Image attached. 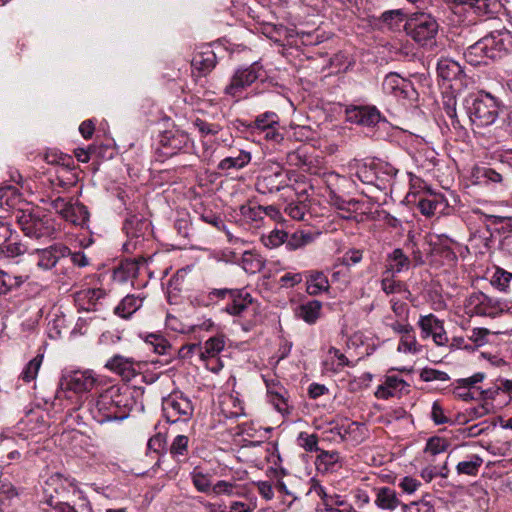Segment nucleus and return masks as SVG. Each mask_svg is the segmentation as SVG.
I'll return each mask as SVG.
<instances>
[{
    "instance_id": "nucleus-40",
    "label": "nucleus",
    "mask_w": 512,
    "mask_h": 512,
    "mask_svg": "<svg viewBox=\"0 0 512 512\" xmlns=\"http://www.w3.org/2000/svg\"><path fill=\"white\" fill-rule=\"evenodd\" d=\"M281 390L283 389L275 384H267L268 396L275 409L282 414L289 413V405L287 399Z\"/></svg>"
},
{
    "instance_id": "nucleus-62",
    "label": "nucleus",
    "mask_w": 512,
    "mask_h": 512,
    "mask_svg": "<svg viewBox=\"0 0 512 512\" xmlns=\"http://www.w3.org/2000/svg\"><path fill=\"white\" fill-rule=\"evenodd\" d=\"M489 330L486 328H474L469 336V340L474 343L475 347L483 346L487 343Z\"/></svg>"
},
{
    "instance_id": "nucleus-27",
    "label": "nucleus",
    "mask_w": 512,
    "mask_h": 512,
    "mask_svg": "<svg viewBox=\"0 0 512 512\" xmlns=\"http://www.w3.org/2000/svg\"><path fill=\"white\" fill-rule=\"evenodd\" d=\"M437 74L445 81H452L459 79L463 70L458 62L449 58H442L437 63Z\"/></svg>"
},
{
    "instance_id": "nucleus-21",
    "label": "nucleus",
    "mask_w": 512,
    "mask_h": 512,
    "mask_svg": "<svg viewBox=\"0 0 512 512\" xmlns=\"http://www.w3.org/2000/svg\"><path fill=\"white\" fill-rule=\"evenodd\" d=\"M26 246L21 242L19 234L9 228L7 235L4 236V241L0 243V256L6 258H14L26 252Z\"/></svg>"
},
{
    "instance_id": "nucleus-11",
    "label": "nucleus",
    "mask_w": 512,
    "mask_h": 512,
    "mask_svg": "<svg viewBox=\"0 0 512 512\" xmlns=\"http://www.w3.org/2000/svg\"><path fill=\"white\" fill-rule=\"evenodd\" d=\"M59 385L64 392L71 391L76 394H82L97 388L99 381L89 370L73 371L62 376Z\"/></svg>"
},
{
    "instance_id": "nucleus-23",
    "label": "nucleus",
    "mask_w": 512,
    "mask_h": 512,
    "mask_svg": "<svg viewBox=\"0 0 512 512\" xmlns=\"http://www.w3.org/2000/svg\"><path fill=\"white\" fill-rule=\"evenodd\" d=\"M408 384L397 376H387L384 384L380 385L375 392L379 399H388L407 390Z\"/></svg>"
},
{
    "instance_id": "nucleus-48",
    "label": "nucleus",
    "mask_w": 512,
    "mask_h": 512,
    "mask_svg": "<svg viewBox=\"0 0 512 512\" xmlns=\"http://www.w3.org/2000/svg\"><path fill=\"white\" fill-rule=\"evenodd\" d=\"M512 280V273L506 271L503 268L496 267L493 276L491 277L490 283L493 287L499 291L507 292L510 282Z\"/></svg>"
},
{
    "instance_id": "nucleus-31",
    "label": "nucleus",
    "mask_w": 512,
    "mask_h": 512,
    "mask_svg": "<svg viewBox=\"0 0 512 512\" xmlns=\"http://www.w3.org/2000/svg\"><path fill=\"white\" fill-rule=\"evenodd\" d=\"M409 86V83H407L403 78L394 73L387 75L382 83L383 90L386 93L393 94L397 97L402 95L403 97H406V88Z\"/></svg>"
},
{
    "instance_id": "nucleus-29",
    "label": "nucleus",
    "mask_w": 512,
    "mask_h": 512,
    "mask_svg": "<svg viewBox=\"0 0 512 512\" xmlns=\"http://www.w3.org/2000/svg\"><path fill=\"white\" fill-rule=\"evenodd\" d=\"M296 194L298 202L289 203L285 207V213L294 220H303L308 210V205L305 203L308 198L307 190L305 188L300 191L296 190Z\"/></svg>"
},
{
    "instance_id": "nucleus-57",
    "label": "nucleus",
    "mask_w": 512,
    "mask_h": 512,
    "mask_svg": "<svg viewBox=\"0 0 512 512\" xmlns=\"http://www.w3.org/2000/svg\"><path fill=\"white\" fill-rule=\"evenodd\" d=\"M421 380L425 382L441 381L446 382L450 379L448 374L444 371H440L434 368H423L420 372Z\"/></svg>"
},
{
    "instance_id": "nucleus-26",
    "label": "nucleus",
    "mask_w": 512,
    "mask_h": 512,
    "mask_svg": "<svg viewBox=\"0 0 512 512\" xmlns=\"http://www.w3.org/2000/svg\"><path fill=\"white\" fill-rule=\"evenodd\" d=\"M135 363L136 361L131 357L114 355L111 359L107 361L105 367L123 377L128 378L135 372V369L133 367Z\"/></svg>"
},
{
    "instance_id": "nucleus-25",
    "label": "nucleus",
    "mask_w": 512,
    "mask_h": 512,
    "mask_svg": "<svg viewBox=\"0 0 512 512\" xmlns=\"http://www.w3.org/2000/svg\"><path fill=\"white\" fill-rule=\"evenodd\" d=\"M457 5L467 6L477 16L491 17L499 3L496 0H455Z\"/></svg>"
},
{
    "instance_id": "nucleus-47",
    "label": "nucleus",
    "mask_w": 512,
    "mask_h": 512,
    "mask_svg": "<svg viewBox=\"0 0 512 512\" xmlns=\"http://www.w3.org/2000/svg\"><path fill=\"white\" fill-rule=\"evenodd\" d=\"M272 126H279V116L275 112L271 111L258 115L253 123L249 125L250 128H255L261 131L267 128H272Z\"/></svg>"
},
{
    "instance_id": "nucleus-15",
    "label": "nucleus",
    "mask_w": 512,
    "mask_h": 512,
    "mask_svg": "<svg viewBox=\"0 0 512 512\" xmlns=\"http://www.w3.org/2000/svg\"><path fill=\"white\" fill-rule=\"evenodd\" d=\"M375 504L378 508L389 511H394L397 507L401 506L402 510L406 512L419 504L426 506L427 511H430L432 508L424 501L412 502L409 505L404 504L398 498L396 491L390 487H380L376 489Z\"/></svg>"
},
{
    "instance_id": "nucleus-55",
    "label": "nucleus",
    "mask_w": 512,
    "mask_h": 512,
    "mask_svg": "<svg viewBox=\"0 0 512 512\" xmlns=\"http://www.w3.org/2000/svg\"><path fill=\"white\" fill-rule=\"evenodd\" d=\"M288 233L283 230H273L263 239V243L268 248H276L283 243H287Z\"/></svg>"
},
{
    "instance_id": "nucleus-24",
    "label": "nucleus",
    "mask_w": 512,
    "mask_h": 512,
    "mask_svg": "<svg viewBox=\"0 0 512 512\" xmlns=\"http://www.w3.org/2000/svg\"><path fill=\"white\" fill-rule=\"evenodd\" d=\"M145 260L142 257L139 258H127L121 260L118 267L115 269V277L120 281H127L129 278H136L139 273L141 264H144Z\"/></svg>"
},
{
    "instance_id": "nucleus-10",
    "label": "nucleus",
    "mask_w": 512,
    "mask_h": 512,
    "mask_svg": "<svg viewBox=\"0 0 512 512\" xmlns=\"http://www.w3.org/2000/svg\"><path fill=\"white\" fill-rule=\"evenodd\" d=\"M123 229L128 238L123 245V249L127 253H132L149 234L150 222L143 216L133 214L125 219Z\"/></svg>"
},
{
    "instance_id": "nucleus-22",
    "label": "nucleus",
    "mask_w": 512,
    "mask_h": 512,
    "mask_svg": "<svg viewBox=\"0 0 512 512\" xmlns=\"http://www.w3.org/2000/svg\"><path fill=\"white\" fill-rule=\"evenodd\" d=\"M216 54L209 45L200 47L194 53V68L201 76L209 74L216 66Z\"/></svg>"
},
{
    "instance_id": "nucleus-19",
    "label": "nucleus",
    "mask_w": 512,
    "mask_h": 512,
    "mask_svg": "<svg viewBox=\"0 0 512 512\" xmlns=\"http://www.w3.org/2000/svg\"><path fill=\"white\" fill-rule=\"evenodd\" d=\"M38 254V266L49 270L53 268L60 259L69 256L70 249L62 243H55L44 249H36Z\"/></svg>"
},
{
    "instance_id": "nucleus-50",
    "label": "nucleus",
    "mask_w": 512,
    "mask_h": 512,
    "mask_svg": "<svg viewBox=\"0 0 512 512\" xmlns=\"http://www.w3.org/2000/svg\"><path fill=\"white\" fill-rule=\"evenodd\" d=\"M189 437L185 435H178L174 438L170 446V454L178 459L180 456H185L188 452Z\"/></svg>"
},
{
    "instance_id": "nucleus-42",
    "label": "nucleus",
    "mask_w": 512,
    "mask_h": 512,
    "mask_svg": "<svg viewBox=\"0 0 512 512\" xmlns=\"http://www.w3.org/2000/svg\"><path fill=\"white\" fill-rule=\"evenodd\" d=\"M224 340L222 337H210L204 345V350L200 352L202 360L212 359L216 360V356L223 350Z\"/></svg>"
},
{
    "instance_id": "nucleus-56",
    "label": "nucleus",
    "mask_w": 512,
    "mask_h": 512,
    "mask_svg": "<svg viewBox=\"0 0 512 512\" xmlns=\"http://www.w3.org/2000/svg\"><path fill=\"white\" fill-rule=\"evenodd\" d=\"M448 446V441L445 438L434 436L427 441L425 452L437 455L446 451Z\"/></svg>"
},
{
    "instance_id": "nucleus-6",
    "label": "nucleus",
    "mask_w": 512,
    "mask_h": 512,
    "mask_svg": "<svg viewBox=\"0 0 512 512\" xmlns=\"http://www.w3.org/2000/svg\"><path fill=\"white\" fill-rule=\"evenodd\" d=\"M406 34L421 46L431 45L439 31V24L434 16L425 12L410 14L404 24Z\"/></svg>"
},
{
    "instance_id": "nucleus-14",
    "label": "nucleus",
    "mask_w": 512,
    "mask_h": 512,
    "mask_svg": "<svg viewBox=\"0 0 512 512\" xmlns=\"http://www.w3.org/2000/svg\"><path fill=\"white\" fill-rule=\"evenodd\" d=\"M210 478L211 476L209 474H203L200 467H194V487H196L199 491L205 493H213L216 495L237 494V492L235 491L237 489V486L234 483L227 481H218L216 484L212 485Z\"/></svg>"
},
{
    "instance_id": "nucleus-30",
    "label": "nucleus",
    "mask_w": 512,
    "mask_h": 512,
    "mask_svg": "<svg viewBox=\"0 0 512 512\" xmlns=\"http://www.w3.org/2000/svg\"><path fill=\"white\" fill-rule=\"evenodd\" d=\"M322 303L318 300H310L299 305L297 316L308 324H314L320 317Z\"/></svg>"
},
{
    "instance_id": "nucleus-58",
    "label": "nucleus",
    "mask_w": 512,
    "mask_h": 512,
    "mask_svg": "<svg viewBox=\"0 0 512 512\" xmlns=\"http://www.w3.org/2000/svg\"><path fill=\"white\" fill-rule=\"evenodd\" d=\"M105 295V290L101 288L87 289L79 294V299L87 301V303L91 306H95L100 299L105 297Z\"/></svg>"
},
{
    "instance_id": "nucleus-36",
    "label": "nucleus",
    "mask_w": 512,
    "mask_h": 512,
    "mask_svg": "<svg viewBox=\"0 0 512 512\" xmlns=\"http://www.w3.org/2000/svg\"><path fill=\"white\" fill-rule=\"evenodd\" d=\"M141 305L142 299L135 297L134 295H127L115 307L114 313L121 318L128 319L141 307Z\"/></svg>"
},
{
    "instance_id": "nucleus-18",
    "label": "nucleus",
    "mask_w": 512,
    "mask_h": 512,
    "mask_svg": "<svg viewBox=\"0 0 512 512\" xmlns=\"http://www.w3.org/2000/svg\"><path fill=\"white\" fill-rule=\"evenodd\" d=\"M189 273L190 266L183 267L169 280L167 292L170 303H176L183 294H189L192 284Z\"/></svg>"
},
{
    "instance_id": "nucleus-39",
    "label": "nucleus",
    "mask_w": 512,
    "mask_h": 512,
    "mask_svg": "<svg viewBox=\"0 0 512 512\" xmlns=\"http://www.w3.org/2000/svg\"><path fill=\"white\" fill-rule=\"evenodd\" d=\"M242 267L247 273L256 274L265 267V260L258 253L246 251L242 256Z\"/></svg>"
},
{
    "instance_id": "nucleus-7",
    "label": "nucleus",
    "mask_w": 512,
    "mask_h": 512,
    "mask_svg": "<svg viewBox=\"0 0 512 512\" xmlns=\"http://www.w3.org/2000/svg\"><path fill=\"white\" fill-rule=\"evenodd\" d=\"M16 220L23 233L30 238H49L55 232L52 219L40 210H18Z\"/></svg>"
},
{
    "instance_id": "nucleus-12",
    "label": "nucleus",
    "mask_w": 512,
    "mask_h": 512,
    "mask_svg": "<svg viewBox=\"0 0 512 512\" xmlns=\"http://www.w3.org/2000/svg\"><path fill=\"white\" fill-rule=\"evenodd\" d=\"M163 412L168 422H188L192 415V403L185 397H170L163 403Z\"/></svg>"
},
{
    "instance_id": "nucleus-45",
    "label": "nucleus",
    "mask_w": 512,
    "mask_h": 512,
    "mask_svg": "<svg viewBox=\"0 0 512 512\" xmlns=\"http://www.w3.org/2000/svg\"><path fill=\"white\" fill-rule=\"evenodd\" d=\"M406 16L403 9L387 10L380 16V20L390 29H397L402 22H406Z\"/></svg>"
},
{
    "instance_id": "nucleus-32",
    "label": "nucleus",
    "mask_w": 512,
    "mask_h": 512,
    "mask_svg": "<svg viewBox=\"0 0 512 512\" xmlns=\"http://www.w3.org/2000/svg\"><path fill=\"white\" fill-rule=\"evenodd\" d=\"M251 161V154L245 150H238L236 155L228 156L222 159L218 164V169L229 170V169H242L248 165Z\"/></svg>"
},
{
    "instance_id": "nucleus-34",
    "label": "nucleus",
    "mask_w": 512,
    "mask_h": 512,
    "mask_svg": "<svg viewBox=\"0 0 512 512\" xmlns=\"http://www.w3.org/2000/svg\"><path fill=\"white\" fill-rule=\"evenodd\" d=\"M373 169L376 173L377 182L381 184V189H385L386 184L392 182L398 173V170L392 164L385 161L373 163Z\"/></svg>"
},
{
    "instance_id": "nucleus-54",
    "label": "nucleus",
    "mask_w": 512,
    "mask_h": 512,
    "mask_svg": "<svg viewBox=\"0 0 512 512\" xmlns=\"http://www.w3.org/2000/svg\"><path fill=\"white\" fill-rule=\"evenodd\" d=\"M356 176L363 183L381 187V184L377 182L376 173L375 170L373 169V164H371L370 166L364 165L359 167V169L356 172Z\"/></svg>"
},
{
    "instance_id": "nucleus-28",
    "label": "nucleus",
    "mask_w": 512,
    "mask_h": 512,
    "mask_svg": "<svg viewBox=\"0 0 512 512\" xmlns=\"http://www.w3.org/2000/svg\"><path fill=\"white\" fill-rule=\"evenodd\" d=\"M89 211L87 207L80 202H71L63 219L78 226H84L89 220Z\"/></svg>"
},
{
    "instance_id": "nucleus-35",
    "label": "nucleus",
    "mask_w": 512,
    "mask_h": 512,
    "mask_svg": "<svg viewBox=\"0 0 512 512\" xmlns=\"http://www.w3.org/2000/svg\"><path fill=\"white\" fill-rule=\"evenodd\" d=\"M329 289L327 277L320 271H312L307 279L306 291L309 295H318Z\"/></svg>"
},
{
    "instance_id": "nucleus-63",
    "label": "nucleus",
    "mask_w": 512,
    "mask_h": 512,
    "mask_svg": "<svg viewBox=\"0 0 512 512\" xmlns=\"http://www.w3.org/2000/svg\"><path fill=\"white\" fill-rule=\"evenodd\" d=\"M381 288L387 294L400 293L403 289V284L400 281H395L389 277L383 278L381 281Z\"/></svg>"
},
{
    "instance_id": "nucleus-5",
    "label": "nucleus",
    "mask_w": 512,
    "mask_h": 512,
    "mask_svg": "<svg viewBox=\"0 0 512 512\" xmlns=\"http://www.w3.org/2000/svg\"><path fill=\"white\" fill-rule=\"evenodd\" d=\"M262 66L254 62L249 66L238 67L223 89V94L232 98L235 102L250 99L261 94L257 88L247 90L261 77Z\"/></svg>"
},
{
    "instance_id": "nucleus-33",
    "label": "nucleus",
    "mask_w": 512,
    "mask_h": 512,
    "mask_svg": "<svg viewBox=\"0 0 512 512\" xmlns=\"http://www.w3.org/2000/svg\"><path fill=\"white\" fill-rule=\"evenodd\" d=\"M483 462L482 457L477 454H471L465 460L458 462L456 471L459 475L475 477L479 473Z\"/></svg>"
},
{
    "instance_id": "nucleus-4",
    "label": "nucleus",
    "mask_w": 512,
    "mask_h": 512,
    "mask_svg": "<svg viewBox=\"0 0 512 512\" xmlns=\"http://www.w3.org/2000/svg\"><path fill=\"white\" fill-rule=\"evenodd\" d=\"M466 110L475 134L485 135L483 131L494 125L499 119L501 107L495 97L489 93H478L466 100Z\"/></svg>"
},
{
    "instance_id": "nucleus-38",
    "label": "nucleus",
    "mask_w": 512,
    "mask_h": 512,
    "mask_svg": "<svg viewBox=\"0 0 512 512\" xmlns=\"http://www.w3.org/2000/svg\"><path fill=\"white\" fill-rule=\"evenodd\" d=\"M388 268L387 272L399 273L403 270H407L410 265L409 258L404 254L400 248L394 249L388 256Z\"/></svg>"
},
{
    "instance_id": "nucleus-37",
    "label": "nucleus",
    "mask_w": 512,
    "mask_h": 512,
    "mask_svg": "<svg viewBox=\"0 0 512 512\" xmlns=\"http://www.w3.org/2000/svg\"><path fill=\"white\" fill-rule=\"evenodd\" d=\"M340 454L337 451L320 450L316 457L315 465L318 471L328 472L340 462Z\"/></svg>"
},
{
    "instance_id": "nucleus-61",
    "label": "nucleus",
    "mask_w": 512,
    "mask_h": 512,
    "mask_svg": "<svg viewBox=\"0 0 512 512\" xmlns=\"http://www.w3.org/2000/svg\"><path fill=\"white\" fill-rule=\"evenodd\" d=\"M194 125L198 127L200 133L204 136H215L221 129L216 123H208L202 119L196 118Z\"/></svg>"
},
{
    "instance_id": "nucleus-20",
    "label": "nucleus",
    "mask_w": 512,
    "mask_h": 512,
    "mask_svg": "<svg viewBox=\"0 0 512 512\" xmlns=\"http://www.w3.org/2000/svg\"><path fill=\"white\" fill-rule=\"evenodd\" d=\"M419 326L424 334V337L432 336L433 341L443 346L447 343L448 338L443 326V322L440 321L435 315L429 314L422 316L419 320Z\"/></svg>"
},
{
    "instance_id": "nucleus-60",
    "label": "nucleus",
    "mask_w": 512,
    "mask_h": 512,
    "mask_svg": "<svg viewBox=\"0 0 512 512\" xmlns=\"http://www.w3.org/2000/svg\"><path fill=\"white\" fill-rule=\"evenodd\" d=\"M390 303L391 309L395 316L401 319L402 321L407 322L409 316V306L405 302L397 300L395 298H392L390 300Z\"/></svg>"
},
{
    "instance_id": "nucleus-46",
    "label": "nucleus",
    "mask_w": 512,
    "mask_h": 512,
    "mask_svg": "<svg viewBox=\"0 0 512 512\" xmlns=\"http://www.w3.org/2000/svg\"><path fill=\"white\" fill-rule=\"evenodd\" d=\"M43 358L44 356L42 354H38L25 365L23 371L20 374V378L24 382L29 383L36 379L39 369L42 365Z\"/></svg>"
},
{
    "instance_id": "nucleus-2",
    "label": "nucleus",
    "mask_w": 512,
    "mask_h": 512,
    "mask_svg": "<svg viewBox=\"0 0 512 512\" xmlns=\"http://www.w3.org/2000/svg\"><path fill=\"white\" fill-rule=\"evenodd\" d=\"M131 398L120 393V389L112 386L101 392L88 402V411L99 424L110 421H122L131 411Z\"/></svg>"
},
{
    "instance_id": "nucleus-3",
    "label": "nucleus",
    "mask_w": 512,
    "mask_h": 512,
    "mask_svg": "<svg viewBox=\"0 0 512 512\" xmlns=\"http://www.w3.org/2000/svg\"><path fill=\"white\" fill-rule=\"evenodd\" d=\"M511 49L512 34L507 30H498L468 46L463 55L467 63L478 66L505 57Z\"/></svg>"
},
{
    "instance_id": "nucleus-49",
    "label": "nucleus",
    "mask_w": 512,
    "mask_h": 512,
    "mask_svg": "<svg viewBox=\"0 0 512 512\" xmlns=\"http://www.w3.org/2000/svg\"><path fill=\"white\" fill-rule=\"evenodd\" d=\"M44 160L48 164L60 165L66 169L74 168L73 157L58 151H49L44 155Z\"/></svg>"
},
{
    "instance_id": "nucleus-43",
    "label": "nucleus",
    "mask_w": 512,
    "mask_h": 512,
    "mask_svg": "<svg viewBox=\"0 0 512 512\" xmlns=\"http://www.w3.org/2000/svg\"><path fill=\"white\" fill-rule=\"evenodd\" d=\"M472 177L475 179V183H480L482 179L491 183H501L503 180L502 175L490 167H474Z\"/></svg>"
},
{
    "instance_id": "nucleus-59",
    "label": "nucleus",
    "mask_w": 512,
    "mask_h": 512,
    "mask_svg": "<svg viewBox=\"0 0 512 512\" xmlns=\"http://www.w3.org/2000/svg\"><path fill=\"white\" fill-rule=\"evenodd\" d=\"M257 507L256 499L245 498L241 501H233L230 504V512H253Z\"/></svg>"
},
{
    "instance_id": "nucleus-8",
    "label": "nucleus",
    "mask_w": 512,
    "mask_h": 512,
    "mask_svg": "<svg viewBox=\"0 0 512 512\" xmlns=\"http://www.w3.org/2000/svg\"><path fill=\"white\" fill-rule=\"evenodd\" d=\"M226 295H229L232 302L227 304L225 311L233 316L241 315L253 302L248 292L239 289H214L207 297L199 295L196 300L199 305L209 306L214 303V298H225Z\"/></svg>"
},
{
    "instance_id": "nucleus-41",
    "label": "nucleus",
    "mask_w": 512,
    "mask_h": 512,
    "mask_svg": "<svg viewBox=\"0 0 512 512\" xmlns=\"http://www.w3.org/2000/svg\"><path fill=\"white\" fill-rule=\"evenodd\" d=\"M24 283L22 276L0 270V296L18 289Z\"/></svg>"
},
{
    "instance_id": "nucleus-17",
    "label": "nucleus",
    "mask_w": 512,
    "mask_h": 512,
    "mask_svg": "<svg viewBox=\"0 0 512 512\" xmlns=\"http://www.w3.org/2000/svg\"><path fill=\"white\" fill-rule=\"evenodd\" d=\"M145 342L153 348V351L159 355L177 354L179 358L185 359L192 352V343H186L179 349H174L168 340L161 334H148Z\"/></svg>"
},
{
    "instance_id": "nucleus-1",
    "label": "nucleus",
    "mask_w": 512,
    "mask_h": 512,
    "mask_svg": "<svg viewBox=\"0 0 512 512\" xmlns=\"http://www.w3.org/2000/svg\"><path fill=\"white\" fill-rule=\"evenodd\" d=\"M43 493L44 503L50 507V512H76L80 505L89 502L71 480L60 474L47 479Z\"/></svg>"
},
{
    "instance_id": "nucleus-13",
    "label": "nucleus",
    "mask_w": 512,
    "mask_h": 512,
    "mask_svg": "<svg viewBox=\"0 0 512 512\" xmlns=\"http://www.w3.org/2000/svg\"><path fill=\"white\" fill-rule=\"evenodd\" d=\"M345 113L349 122L367 127H373L384 120L380 111L370 105H350L346 108Z\"/></svg>"
},
{
    "instance_id": "nucleus-51",
    "label": "nucleus",
    "mask_w": 512,
    "mask_h": 512,
    "mask_svg": "<svg viewBox=\"0 0 512 512\" xmlns=\"http://www.w3.org/2000/svg\"><path fill=\"white\" fill-rule=\"evenodd\" d=\"M398 351L404 353H417L419 351V347L417 345V341L413 332H407L401 336Z\"/></svg>"
},
{
    "instance_id": "nucleus-9",
    "label": "nucleus",
    "mask_w": 512,
    "mask_h": 512,
    "mask_svg": "<svg viewBox=\"0 0 512 512\" xmlns=\"http://www.w3.org/2000/svg\"><path fill=\"white\" fill-rule=\"evenodd\" d=\"M466 314L495 318L504 311V304L483 292H474L464 303Z\"/></svg>"
},
{
    "instance_id": "nucleus-64",
    "label": "nucleus",
    "mask_w": 512,
    "mask_h": 512,
    "mask_svg": "<svg viewBox=\"0 0 512 512\" xmlns=\"http://www.w3.org/2000/svg\"><path fill=\"white\" fill-rule=\"evenodd\" d=\"M195 212L200 214L202 221L214 226L215 228H220V225H222V218L212 210L203 209L201 212L198 210H195Z\"/></svg>"
},
{
    "instance_id": "nucleus-53",
    "label": "nucleus",
    "mask_w": 512,
    "mask_h": 512,
    "mask_svg": "<svg viewBox=\"0 0 512 512\" xmlns=\"http://www.w3.org/2000/svg\"><path fill=\"white\" fill-rule=\"evenodd\" d=\"M299 445L307 452H319L318 436L316 434H308L301 432L298 437Z\"/></svg>"
},
{
    "instance_id": "nucleus-52",
    "label": "nucleus",
    "mask_w": 512,
    "mask_h": 512,
    "mask_svg": "<svg viewBox=\"0 0 512 512\" xmlns=\"http://www.w3.org/2000/svg\"><path fill=\"white\" fill-rule=\"evenodd\" d=\"M239 210L241 216L248 222H258L263 219V209L261 205H241Z\"/></svg>"
},
{
    "instance_id": "nucleus-16",
    "label": "nucleus",
    "mask_w": 512,
    "mask_h": 512,
    "mask_svg": "<svg viewBox=\"0 0 512 512\" xmlns=\"http://www.w3.org/2000/svg\"><path fill=\"white\" fill-rule=\"evenodd\" d=\"M289 172L277 171L257 177L255 188L261 194H271L289 186Z\"/></svg>"
},
{
    "instance_id": "nucleus-44",
    "label": "nucleus",
    "mask_w": 512,
    "mask_h": 512,
    "mask_svg": "<svg viewBox=\"0 0 512 512\" xmlns=\"http://www.w3.org/2000/svg\"><path fill=\"white\" fill-rule=\"evenodd\" d=\"M314 241V236L310 232L296 231L292 235H288L286 248L290 251L302 248Z\"/></svg>"
}]
</instances>
